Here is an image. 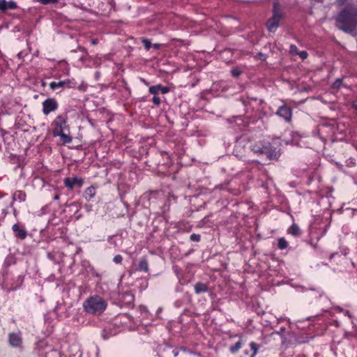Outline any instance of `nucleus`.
<instances>
[{"instance_id": "7", "label": "nucleus", "mask_w": 357, "mask_h": 357, "mask_svg": "<svg viewBox=\"0 0 357 357\" xmlns=\"http://www.w3.org/2000/svg\"><path fill=\"white\" fill-rule=\"evenodd\" d=\"M276 114L283 118L286 121L289 122L291 118V110L287 106H281L278 109Z\"/></svg>"}, {"instance_id": "25", "label": "nucleus", "mask_w": 357, "mask_h": 357, "mask_svg": "<svg viewBox=\"0 0 357 357\" xmlns=\"http://www.w3.org/2000/svg\"><path fill=\"white\" fill-rule=\"evenodd\" d=\"M33 1L40 2L41 4L43 5H47L57 3L59 1V0H33Z\"/></svg>"}, {"instance_id": "5", "label": "nucleus", "mask_w": 357, "mask_h": 357, "mask_svg": "<svg viewBox=\"0 0 357 357\" xmlns=\"http://www.w3.org/2000/svg\"><path fill=\"white\" fill-rule=\"evenodd\" d=\"M63 183L69 190H73L76 187L80 188L84 184V180L81 177H67L63 180Z\"/></svg>"}, {"instance_id": "26", "label": "nucleus", "mask_w": 357, "mask_h": 357, "mask_svg": "<svg viewBox=\"0 0 357 357\" xmlns=\"http://www.w3.org/2000/svg\"><path fill=\"white\" fill-rule=\"evenodd\" d=\"M142 42L144 44L146 50H149L150 48L152 47L151 42L147 38H142Z\"/></svg>"}, {"instance_id": "22", "label": "nucleus", "mask_w": 357, "mask_h": 357, "mask_svg": "<svg viewBox=\"0 0 357 357\" xmlns=\"http://www.w3.org/2000/svg\"><path fill=\"white\" fill-rule=\"evenodd\" d=\"M250 346L251 350L252 351L251 357H255L256 356V354H257V351L259 349V345L257 343L252 342L250 344Z\"/></svg>"}, {"instance_id": "13", "label": "nucleus", "mask_w": 357, "mask_h": 357, "mask_svg": "<svg viewBox=\"0 0 357 357\" xmlns=\"http://www.w3.org/2000/svg\"><path fill=\"white\" fill-rule=\"evenodd\" d=\"M9 343L12 347H17L20 346L22 343V337L18 333H10L9 335Z\"/></svg>"}, {"instance_id": "8", "label": "nucleus", "mask_w": 357, "mask_h": 357, "mask_svg": "<svg viewBox=\"0 0 357 357\" xmlns=\"http://www.w3.org/2000/svg\"><path fill=\"white\" fill-rule=\"evenodd\" d=\"M264 154L269 159H276L279 157V151L270 144L264 146Z\"/></svg>"}, {"instance_id": "35", "label": "nucleus", "mask_w": 357, "mask_h": 357, "mask_svg": "<svg viewBox=\"0 0 357 357\" xmlns=\"http://www.w3.org/2000/svg\"><path fill=\"white\" fill-rule=\"evenodd\" d=\"M152 47H153L155 49H158V48H160L161 47V44H160V43H155V44L152 45Z\"/></svg>"}, {"instance_id": "39", "label": "nucleus", "mask_w": 357, "mask_h": 357, "mask_svg": "<svg viewBox=\"0 0 357 357\" xmlns=\"http://www.w3.org/2000/svg\"><path fill=\"white\" fill-rule=\"evenodd\" d=\"M339 1H340V0H339ZM343 1H344L343 0H341V3H343Z\"/></svg>"}, {"instance_id": "32", "label": "nucleus", "mask_w": 357, "mask_h": 357, "mask_svg": "<svg viewBox=\"0 0 357 357\" xmlns=\"http://www.w3.org/2000/svg\"><path fill=\"white\" fill-rule=\"evenodd\" d=\"M337 309L340 310V312H343L345 315H347L349 317H351V314L349 311H347V310L344 311L342 308H340L339 307H337Z\"/></svg>"}, {"instance_id": "23", "label": "nucleus", "mask_w": 357, "mask_h": 357, "mask_svg": "<svg viewBox=\"0 0 357 357\" xmlns=\"http://www.w3.org/2000/svg\"><path fill=\"white\" fill-rule=\"evenodd\" d=\"M343 86V82L342 79H337L333 84H332V88L335 89H339Z\"/></svg>"}, {"instance_id": "36", "label": "nucleus", "mask_w": 357, "mask_h": 357, "mask_svg": "<svg viewBox=\"0 0 357 357\" xmlns=\"http://www.w3.org/2000/svg\"><path fill=\"white\" fill-rule=\"evenodd\" d=\"M91 44L93 45H96L97 44V40H93L91 41Z\"/></svg>"}, {"instance_id": "21", "label": "nucleus", "mask_w": 357, "mask_h": 357, "mask_svg": "<svg viewBox=\"0 0 357 357\" xmlns=\"http://www.w3.org/2000/svg\"><path fill=\"white\" fill-rule=\"evenodd\" d=\"M251 149L255 153L264 154V146L254 144L252 146Z\"/></svg>"}, {"instance_id": "18", "label": "nucleus", "mask_w": 357, "mask_h": 357, "mask_svg": "<svg viewBox=\"0 0 357 357\" xmlns=\"http://www.w3.org/2000/svg\"><path fill=\"white\" fill-rule=\"evenodd\" d=\"M288 233L294 236H298L301 234V231L297 225L293 224L288 229Z\"/></svg>"}, {"instance_id": "37", "label": "nucleus", "mask_w": 357, "mask_h": 357, "mask_svg": "<svg viewBox=\"0 0 357 357\" xmlns=\"http://www.w3.org/2000/svg\"><path fill=\"white\" fill-rule=\"evenodd\" d=\"M142 82H144V84H145L148 85V83H147V82H146L144 79H142Z\"/></svg>"}, {"instance_id": "20", "label": "nucleus", "mask_w": 357, "mask_h": 357, "mask_svg": "<svg viewBox=\"0 0 357 357\" xmlns=\"http://www.w3.org/2000/svg\"><path fill=\"white\" fill-rule=\"evenodd\" d=\"M278 246L280 250H284L287 248L288 242L284 237L280 238L278 239Z\"/></svg>"}, {"instance_id": "29", "label": "nucleus", "mask_w": 357, "mask_h": 357, "mask_svg": "<svg viewBox=\"0 0 357 357\" xmlns=\"http://www.w3.org/2000/svg\"><path fill=\"white\" fill-rule=\"evenodd\" d=\"M152 102L155 105H159L161 102V100L160 98L157 96V95H153V97L152 98Z\"/></svg>"}, {"instance_id": "33", "label": "nucleus", "mask_w": 357, "mask_h": 357, "mask_svg": "<svg viewBox=\"0 0 357 357\" xmlns=\"http://www.w3.org/2000/svg\"><path fill=\"white\" fill-rule=\"evenodd\" d=\"M284 330H285L284 328H281L280 331L274 332V333H273V334H278V335H282V333H284Z\"/></svg>"}, {"instance_id": "24", "label": "nucleus", "mask_w": 357, "mask_h": 357, "mask_svg": "<svg viewBox=\"0 0 357 357\" xmlns=\"http://www.w3.org/2000/svg\"><path fill=\"white\" fill-rule=\"evenodd\" d=\"M241 348V342L240 341L237 342L234 345L230 347V351L232 354L236 353Z\"/></svg>"}, {"instance_id": "14", "label": "nucleus", "mask_w": 357, "mask_h": 357, "mask_svg": "<svg viewBox=\"0 0 357 357\" xmlns=\"http://www.w3.org/2000/svg\"><path fill=\"white\" fill-rule=\"evenodd\" d=\"M96 195V189L93 186L87 188L84 192V197L88 202L91 201Z\"/></svg>"}, {"instance_id": "10", "label": "nucleus", "mask_w": 357, "mask_h": 357, "mask_svg": "<svg viewBox=\"0 0 357 357\" xmlns=\"http://www.w3.org/2000/svg\"><path fill=\"white\" fill-rule=\"evenodd\" d=\"M169 91L170 89L168 86H165L161 84L151 86L149 89V93L153 95H158L159 92H160L162 94H166L169 93Z\"/></svg>"}, {"instance_id": "12", "label": "nucleus", "mask_w": 357, "mask_h": 357, "mask_svg": "<svg viewBox=\"0 0 357 357\" xmlns=\"http://www.w3.org/2000/svg\"><path fill=\"white\" fill-rule=\"evenodd\" d=\"M12 229L16 237L20 239H25L27 236V231L24 227H20L18 224H15L12 227Z\"/></svg>"}, {"instance_id": "16", "label": "nucleus", "mask_w": 357, "mask_h": 357, "mask_svg": "<svg viewBox=\"0 0 357 357\" xmlns=\"http://www.w3.org/2000/svg\"><path fill=\"white\" fill-rule=\"evenodd\" d=\"M138 270L147 273L149 271V264L145 258H141L139 261Z\"/></svg>"}, {"instance_id": "31", "label": "nucleus", "mask_w": 357, "mask_h": 357, "mask_svg": "<svg viewBox=\"0 0 357 357\" xmlns=\"http://www.w3.org/2000/svg\"><path fill=\"white\" fill-rule=\"evenodd\" d=\"M298 55L300 56V57L303 59H305L307 57V52L305 51H301L298 53Z\"/></svg>"}, {"instance_id": "3", "label": "nucleus", "mask_w": 357, "mask_h": 357, "mask_svg": "<svg viewBox=\"0 0 357 357\" xmlns=\"http://www.w3.org/2000/svg\"><path fill=\"white\" fill-rule=\"evenodd\" d=\"M282 18V14L279 8V5L278 3H275L273 5V16L266 22L268 30L274 33L278 28Z\"/></svg>"}, {"instance_id": "6", "label": "nucleus", "mask_w": 357, "mask_h": 357, "mask_svg": "<svg viewBox=\"0 0 357 357\" xmlns=\"http://www.w3.org/2000/svg\"><path fill=\"white\" fill-rule=\"evenodd\" d=\"M58 108V103L54 98H47L43 102V112L47 115Z\"/></svg>"}, {"instance_id": "2", "label": "nucleus", "mask_w": 357, "mask_h": 357, "mask_svg": "<svg viewBox=\"0 0 357 357\" xmlns=\"http://www.w3.org/2000/svg\"><path fill=\"white\" fill-rule=\"evenodd\" d=\"M107 305V302L99 296H91L83 303L84 310L93 314L102 313L106 309Z\"/></svg>"}, {"instance_id": "4", "label": "nucleus", "mask_w": 357, "mask_h": 357, "mask_svg": "<svg viewBox=\"0 0 357 357\" xmlns=\"http://www.w3.org/2000/svg\"><path fill=\"white\" fill-rule=\"evenodd\" d=\"M52 125L53 126L52 135L54 137H58L61 132L68 130L67 118L64 115L57 116Z\"/></svg>"}, {"instance_id": "19", "label": "nucleus", "mask_w": 357, "mask_h": 357, "mask_svg": "<svg viewBox=\"0 0 357 357\" xmlns=\"http://www.w3.org/2000/svg\"><path fill=\"white\" fill-rule=\"evenodd\" d=\"M59 137H60L61 141L64 144H69L73 140L72 137L68 134H66L65 132H63L61 133V135H59Z\"/></svg>"}, {"instance_id": "9", "label": "nucleus", "mask_w": 357, "mask_h": 357, "mask_svg": "<svg viewBox=\"0 0 357 357\" xmlns=\"http://www.w3.org/2000/svg\"><path fill=\"white\" fill-rule=\"evenodd\" d=\"M50 87L52 90L54 91L59 88H71L72 82L69 79L62 80L59 82H52L50 84Z\"/></svg>"}, {"instance_id": "28", "label": "nucleus", "mask_w": 357, "mask_h": 357, "mask_svg": "<svg viewBox=\"0 0 357 357\" xmlns=\"http://www.w3.org/2000/svg\"><path fill=\"white\" fill-rule=\"evenodd\" d=\"M232 76L237 77L241 74V71L238 68H234L231 71Z\"/></svg>"}, {"instance_id": "17", "label": "nucleus", "mask_w": 357, "mask_h": 357, "mask_svg": "<svg viewBox=\"0 0 357 357\" xmlns=\"http://www.w3.org/2000/svg\"><path fill=\"white\" fill-rule=\"evenodd\" d=\"M26 193L22 190H17L13 194V199L20 202H24L26 199Z\"/></svg>"}, {"instance_id": "11", "label": "nucleus", "mask_w": 357, "mask_h": 357, "mask_svg": "<svg viewBox=\"0 0 357 357\" xmlns=\"http://www.w3.org/2000/svg\"><path fill=\"white\" fill-rule=\"evenodd\" d=\"M17 6L15 1L6 0H0V11L6 12L8 10H15Z\"/></svg>"}, {"instance_id": "27", "label": "nucleus", "mask_w": 357, "mask_h": 357, "mask_svg": "<svg viewBox=\"0 0 357 357\" xmlns=\"http://www.w3.org/2000/svg\"><path fill=\"white\" fill-rule=\"evenodd\" d=\"M190 238L192 241L199 242L200 241L201 236L199 234H192L190 235Z\"/></svg>"}, {"instance_id": "34", "label": "nucleus", "mask_w": 357, "mask_h": 357, "mask_svg": "<svg viewBox=\"0 0 357 357\" xmlns=\"http://www.w3.org/2000/svg\"><path fill=\"white\" fill-rule=\"evenodd\" d=\"M296 50H297V47H296V45H291L290 46V50H291V52H293L296 51Z\"/></svg>"}, {"instance_id": "1", "label": "nucleus", "mask_w": 357, "mask_h": 357, "mask_svg": "<svg viewBox=\"0 0 357 357\" xmlns=\"http://www.w3.org/2000/svg\"><path fill=\"white\" fill-rule=\"evenodd\" d=\"M336 26L343 31L354 33L357 26V6L347 5L336 17Z\"/></svg>"}, {"instance_id": "38", "label": "nucleus", "mask_w": 357, "mask_h": 357, "mask_svg": "<svg viewBox=\"0 0 357 357\" xmlns=\"http://www.w3.org/2000/svg\"><path fill=\"white\" fill-rule=\"evenodd\" d=\"M59 198V195H55L54 199H58Z\"/></svg>"}, {"instance_id": "15", "label": "nucleus", "mask_w": 357, "mask_h": 357, "mask_svg": "<svg viewBox=\"0 0 357 357\" xmlns=\"http://www.w3.org/2000/svg\"><path fill=\"white\" fill-rule=\"evenodd\" d=\"M194 288H195V292L197 294L205 293V292L208 291V285L206 284L202 283V282H197L195 284Z\"/></svg>"}, {"instance_id": "30", "label": "nucleus", "mask_w": 357, "mask_h": 357, "mask_svg": "<svg viewBox=\"0 0 357 357\" xmlns=\"http://www.w3.org/2000/svg\"><path fill=\"white\" fill-rule=\"evenodd\" d=\"M122 260H123V257H122V256H121V255H116V256L114 257V259H113L114 262H115L116 264H120V263H121Z\"/></svg>"}]
</instances>
